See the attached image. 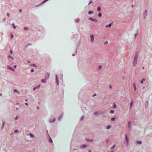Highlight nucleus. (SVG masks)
Wrapping results in <instances>:
<instances>
[{
    "label": "nucleus",
    "mask_w": 152,
    "mask_h": 152,
    "mask_svg": "<svg viewBox=\"0 0 152 152\" xmlns=\"http://www.w3.org/2000/svg\"><path fill=\"white\" fill-rule=\"evenodd\" d=\"M138 57V53H136L133 61V66L134 67L135 66H136L137 61V59Z\"/></svg>",
    "instance_id": "f257e3e1"
},
{
    "label": "nucleus",
    "mask_w": 152,
    "mask_h": 152,
    "mask_svg": "<svg viewBox=\"0 0 152 152\" xmlns=\"http://www.w3.org/2000/svg\"><path fill=\"white\" fill-rule=\"evenodd\" d=\"M56 120L55 118L53 116H52L49 120V122L50 123H52L54 122Z\"/></svg>",
    "instance_id": "f03ea898"
},
{
    "label": "nucleus",
    "mask_w": 152,
    "mask_h": 152,
    "mask_svg": "<svg viewBox=\"0 0 152 152\" xmlns=\"http://www.w3.org/2000/svg\"><path fill=\"white\" fill-rule=\"evenodd\" d=\"M88 19L89 20H91L92 21H94L96 23L98 22V20L96 18H93L92 17H90L88 18Z\"/></svg>",
    "instance_id": "7ed1b4c3"
},
{
    "label": "nucleus",
    "mask_w": 152,
    "mask_h": 152,
    "mask_svg": "<svg viewBox=\"0 0 152 152\" xmlns=\"http://www.w3.org/2000/svg\"><path fill=\"white\" fill-rule=\"evenodd\" d=\"M48 0H44L40 4H39L38 5L36 6L35 7H38L39 6L43 4L45 2H47V1H48Z\"/></svg>",
    "instance_id": "20e7f679"
},
{
    "label": "nucleus",
    "mask_w": 152,
    "mask_h": 152,
    "mask_svg": "<svg viewBox=\"0 0 152 152\" xmlns=\"http://www.w3.org/2000/svg\"><path fill=\"white\" fill-rule=\"evenodd\" d=\"M147 14V11L145 10L143 14V18H145Z\"/></svg>",
    "instance_id": "39448f33"
},
{
    "label": "nucleus",
    "mask_w": 152,
    "mask_h": 152,
    "mask_svg": "<svg viewBox=\"0 0 152 152\" xmlns=\"http://www.w3.org/2000/svg\"><path fill=\"white\" fill-rule=\"evenodd\" d=\"M125 139L126 142V145H127L129 142V141L128 140V139L127 137V134H126L125 135Z\"/></svg>",
    "instance_id": "423d86ee"
},
{
    "label": "nucleus",
    "mask_w": 152,
    "mask_h": 152,
    "mask_svg": "<svg viewBox=\"0 0 152 152\" xmlns=\"http://www.w3.org/2000/svg\"><path fill=\"white\" fill-rule=\"evenodd\" d=\"M131 123L130 121H128V126L129 129H131Z\"/></svg>",
    "instance_id": "0eeeda50"
},
{
    "label": "nucleus",
    "mask_w": 152,
    "mask_h": 152,
    "mask_svg": "<svg viewBox=\"0 0 152 152\" xmlns=\"http://www.w3.org/2000/svg\"><path fill=\"white\" fill-rule=\"evenodd\" d=\"M63 113H62L59 116L58 118L59 121L61 120L62 119L63 117Z\"/></svg>",
    "instance_id": "6e6552de"
},
{
    "label": "nucleus",
    "mask_w": 152,
    "mask_h": 152,
    "mask_svg": "<svg viewBox=\"0 0 152 152\" xmlns=\"http://www.w3.org/2000/svg\"><path fill=\"white\" fill-rule=\"evenodd\" d=\"M87 145L85 144H82L80 145V148H84L86 147H87Z\"/></svg>",
    "instance_id": "1a4fd4ad"
},
{
    "label": "nucleus",
    "mask_w": 152,
    "mask_h": 152,
    "mask_svg": "<svg viewBox=\"0 0 152 152\" xmlns=\"http://www.w3.org/2000/svg\"><path fill=\"white\" fill-rule=\"evenodd\" d=\"M90 37L91 38V41L92 42H93L94 41V37L93 35L91 34L90 35Z\"/></svg>",
    "instance_id": "9d476101"
},
{
    "label": "nucleus",
    "mask_w": 152,
    "mask_h": 152,
    "mask_svg": "<svg viewBox=\"0 0 152 152\" xmlns=\"http://www.w3.org/2000/svg\"><path fill=\"white\" fill-rule=\"evenodd\" d=\"M48 135L49 137V142L50 143L52 144L53 143V142L52 140L51 139V138L49 136V135L48 134Z\"/></svg>",
    "instance_id": "9b49d317"
},
{
    "label": "nucleus",
    "mask_w": 152,
    "mask_h": 152,
    "mask_svg": "<svg viewBox=\"0 0 152 152\" xmlns=\"http://www.w3.org/2000/svg\"><path fill=\"white\" fill-rule=\"evenodd\" d=\"M56 84L58 86L59 85V81L58 79L57 78V75L56 74Z\"/></svg>",
    "instance_id": "f8f14e48"
},
{
    "label": "nucleus",
    "mask_w": 152,
    "mask_h": 152,
    "mask_svg": "<svg viewBox=\"0 0 152 152\" xmlns=\"http://www.w3.org/2000/svg\"><path fill=\"white\" fill-rule=\"evenodd\" d=\"M85 141H87V142H92L93 141V140H90L88 138H86L85 139Z\"/></svg>",
    "instance_id": "ddd939ff"
},
{
    "label": "nucleus",
    "mask_w": 152,
    "mask_h": 152,
    "mask_svg": "<svg viewBox=\"0 0 152 152\" xmlns=\"http://www.w3.org/2000/svg\"><path fill=\"white\" fill-rule=\"evenodd\" d=\"M40 85L39 84V85L37 86H36V87H34V88H33V90L34 91L36 89L39 88L40 87Z\"/></svg>",
    "instance_id": "4468645a"
},
{
    "label": "nucleus",
    "mask_w": 152,
    "mask_h": 152,
    "mask_svg": "<svg viewBox=\"0 0 152 152\" xmlns=\"http://www.w3.org/2000/svg\"><path fill=\"white\" fill-rule=\"evenodd\" d=\"M133 88L134 90L135 91H136L137 90V88L136 87V84L135 83H134L133 84Z\"/></svg>",
    "instance_id": "2eb2a0df"
},
{
    "label": "nucleus",
    "mask_w": 152,
    "mask_h": 152,
    "mask_svg": "<svg viewBox=\"0 0 152 152\" xmlns=\"http://www.w3.org/2000/svg\"><path fill=\"white\" fill-rule=\"evenodd\" d=\"M112 26V23H110L108 25H107L105 27L107 28L108 27H110Z\"/></svg>",
    "instance_id": "dca6fc26"
},
{
    "label": "nucleus",
    "mask_w": 152,
    "mask_h": 152,
    "mask_svg": "<svg viewBox=\"0 0 152 152\" xmlns=\"http://www.w3.org/2000/svg\"><path fill=\"white\" fill-rule=\"evenodd\" d=\"M7 68L8 69H10V70H11L12 71H14V70L13 68H11V67H10V66H7Z\"/></svg>",
    "instance_id": "f3484780"
},
{
    "label": "nucleus",
    "mask_w": 152,
    "mask_h": 152,
    "mask_svg": "<svg viewBox=\"0 0 152 152\" xmlns=\"http://www.w3.org/2000/svg\"><path fill=\"white\" fill-rule=\"evenodd\" d=\"M75 22L76 23H78L80 21V19L79 18H77L76 19H75Z\"/></svg>",
    "instance_id": "a211bd4d"
},
{
    "label": "nucleus",
    "mask_w": 152,
    "mask_h": 152,
    "mask_svg": "<svg viewBox=\"0 0 152 152\" xmlns=\"http://www.w3.org/2000/svg\"><path fill=\"white\" fill-rule=\"evenodd\" d=\"M133 102L132 101V102H130V109H131L132 108V106L133 105Z\"/></svg>",
    "instance_id": "6ab92c4d"
},
{
    "label": "nucleus",
    "mask_w": 152,
    "mask_h": 152,
    "mask_svg": "<svg viewBox=\"0 0 152 152\" xmlns=\"http://www.w3.org/2000/svg\"><path fill=\"white\" fill-rule=\"evenodd\" d=\"M94 13V11L93 10H90L88 12V13L89 15H90L91 14H92Z\"/></svg>",
    "instance_id": "aec40b11"
},
{
    "label": "nucleus",
    "mask_w": 152,
    "mask_h": 152,
    "mask_svg": "<svg viewBox=\"0 0 152 152\" xmlns=\"http://www.w3.org/2000/svg\"><path fill=\"white\" fill-rule=\"evenodd\" d=\"M5 122L4 121H3L2 122V126H1V129H3V128L4 127V126L5 125Z\"/></svg>",
    "instance_id": "412c9836"
},
{
    "label": "nucleus",
    "mask_w": 152,
    "mask_h": 152,
    "mask_svg": "<svg viewBox=\"0 0 152 152\" xmlns=\"http://www.w3.org/2000/svg\"><path fill=\"white\" fill-rule=\"evenodd\" d=\"M145 78H143L142 79L140 80V82L142 84L143 83V82L145 81Z\"/></svg>",
    "instance_id": "4be33fe9"
},
{
    "label": "nucleus",
    "mask_w": 152,
    "mask_h": 152,
    "mask_svg": "<svg viewBox=\"0 0 152 152\" xmlns=\"http://www.w3.org/2000/svg\"><path fill=\"white\" fill-rule=\"evenodd\" d=\"M29 135L31 138H34V135L32 133H30Z\"/></svg>",
    "instance_id": "5701e85b"
},
{
    "label": "nucleus",
    "mask_w": 152,
    "mask_h": 152,
    "mask_svg": "<svg viewBox=\"0 0 152 152\" xmlns=\"http://www.w3.org/2000/svg\"><path fill=\"white\" fill-rule=\"evenodd\" d=\"M136 143L137 144L141 145L142 143V142L141 141H137L136 142Z\"/></svg>",
    "instance_id": "b1692460"
},
{
    "label": "nucleus",
    "mask_w": 152,
    "mask_h": 152,
    "mask_svg": "<svg viewBox=\"0 0 152 152\" xmlns=\"http://www.w3.org/2000/svg\"><path fill=\"white\" fill-rule=\"evenodd\" d=\"M11 58L12 60H14V58H13V57L10 55L9 56H8V58Z\"/></svg>",
    "instance_id": "393cba45"
},
{
    "label": "nucleus",
    "mask_w": 152,
    "mask_h": 152,
    "mask_svg": "<svg viewBox=\"0 0 152 152\" xmlns=\"http://www.w3.org/2000/svg\"><path fill=\"white\" fill-rule=\"evenodd\" d=\"M41 82L43 83H46V80L45 79H43L41 80Z\"/></svg>",
    "instance_id": "a878e982"
},
{
    "label": "nucleus",
    "mask_w": 152,
    "mask_h": 152,
    "mask_svg": "<svg viewBox=\"0 0 152 152\" xmlns=\"http://www.w3.org/2000/svg\"><path fill=\"white\" fill-rule=\"evenodd\" d=\"M145 106L148 107V102L147 101H146L145 103Z\"/></svg>",
    "instance_id": "bb28decb"
},
{
    "label": "nucleus",
    "mask_w": 152,
    "mask_h": 152,
    "mask_svg": "<svg viewBox=\"0 0 152 152\" xmlns=\"http://www.w3.org/2000/svg\"><path fill=\"white\" fill-rule=\"evenodd\" d=\"M12 26H13V28L14 29H15V28H16V26H15V24H14V23H12Z\"/></svg>",
    "instance_id": "cd10ccee"
},
{
    "label": "nucleus",
    "mask_w": 152,
    "mask_h": 152,
    "mask_svg": "<svg viewBox=\"0 0 152 152\" xmlns=\"http://www.w3.org/2000/svg\"><path fill=\"white\" fill-rule=\"evenodd\" d=\"M114 113V110H110V113L111 114H113Z\"/></svg>",
    "instance_id": "c85d7f7f"
},
{
    "label": "nucleus",
    "mask_w": 152,
    "mask_h": 152,
    "mask_svg": "<svg viewBox=\"0 0 152 152\" xmlns=\"http://www.w3.org/2000/svg\"><path fill=\"white\" fill-rule=\"evenodd\" d=\"M115 119V117H113L111 118V120L112 121H114Z\"/></svg>",
    "instance_id": "c756f323"
},
{
    "label": "nucleus",
    "mask_w": 152,
    "mask_h": 152,
    "mask_svg": "<svg viewBox=\"0 0 152 152\" xmlns=\"http://www.w3.org/2000/svg\"><path fill=\"white\" fill-rule=\"evenodd\" d=\"M111 126L110 125H108L107 126V128L108 129H110V128H111Z\"/></svg>",
    "instance_id": "7c9ffc66"
},
{
    "label": "nucleus",
    "mask_w": 152,
    "mask_h": 152,
    "mask_svg": "<svg viewBox=\"0 0 152 152\" xmlns=\"http://www.w3.org/2000/svg\"><path fill=\"white\" fill-rule=\"evenodd\" d=\"M18 130L17 129H16L14 130V133H18Z\"/></svg>",
    "instance_id": "2f4dec72"
},
{
    "label": "nucleus",
    "mask_w": 152,
    "mask_h": 152,
    "mask_svg": "<svg viewBox=\"0 0 152 152\" xmlns=\"http://www.w3.org/2000/svg\"><path fill=\"white\" fill-rule=\"evenodd\" d=\"M30 66H36V65L35 64H31L30 65Z\"/></svg>",
    "instance_id": "473e14b6"
},
{
    "label": "nucleus",
    "mask_w": 152,
    "mask_h": 152,
    "mask_svg": "<svg viewBox=\"0 0 152 152\" xmlns=\"http://www.w3.org/2000/svg\"><path fill=\"white\" fill-rule=\"evenodd\" d=\"M28 27H25L23 29L24 30H28Z\"/></svg>",
    "instance_id": "72a5a7b5"
},
{
    "label": "nucleus",
    "mask_w": 152,
    "mask_h": 152,
    "mask_svg": "<svg viewBox=\"0 0 152 152\" xmlns=\"http://www.w3.org/2000/svg\"><path fill=\"white\" fill-rule=\"evenodd\" d=\"M97 10L98 11H100L101 10V8L100 7H99L97 8Z\"/></svg>",
    "instance_id": "f704fd0d"
},
{
    "label": "nucleus",
    "mask_w": 152,
    "mask_h": 152,
    "mask_svg": "<svg viewBox=\"0 0 152 152\" xmlns=\"http://www.w3.org/2000/svg\"><path fill=\"white\" fill-rule=\"evenodd\" d=\"M94 115H98V113L97 112H94Z\"/></svg>",
    "instance_id": "c9c22d12"
},
{
    "label": "nucleus",
    "mask_w": 152,
    "mask_h": 152,
    "mask_svg": "<svg viewBox=\"0 0 152 152\" xmlns=\"http://www.w3.org/2000/svg\"><path fill=\"white\" fill-rule=\"evenodd\" d=\"M98 16L99 17H101L102 16V15L101 13H99L98 15Z\"/></svg>",
    "instance_id": "e433bc0d"
},
{
    "label": "nucleus",
    "mask_w": 152,
    "mask_h": 152,
    "mask_svg": "<svg viewBox=\"0 0 152 152\" xmlns=\"http://www.w3.org/2000/svg\"><path fill=\"white\" fill-rule=\"evenodd\" d=\"M14 92H17L18 93H19V92L18 91V90H16V89L14 90Z\"/></svg>",
    "instance_id": "4c0bfd02"
},
{
    "label": "nucleus",
    "mask_w": 152,
    "mask_h": 152,
    "mask_svg": "<svg viewBox=\"0 0 152 152\" xmlns=\"http://www.w3.org/2000/svg\"><path fill=\"white\" fill-rule=\"evenodd\" d=\"M113 108H116V106L115 104H113Z\"/></svg>",
    "instance_id": "58836bf2"
},
{
    "label": "nucleus",
    "mask_w": 152,
    "mask_h": 152,
    "mask_svg": "<svg viewBox=\"0 0 152 152\" xmlns=\"http://www.w3.org/2000/svg\"><path fill=\"white\" fill-rule=\"evenodd\" d=\"M102 66L101 65H100L99 66L98 69H102Z\"/></svg>",
    "instance_id": "ea45409f"
},
{
    "label": "nucleus",
    "mask_w": 152,
    "mask_h": 152,
    "mask_svg": "<svg viewBox=\"0 0 152 152\" xmlns=\"http://www.w3.org/2000/svg\"><path fill=\"white\" fill-rule=\"evenodd\" d=\"M115 145H114L111 148V149H113L114 148H115Z\"/></svg>",
    "instance_id": "a19ab883"
},
{
    "label": "nucleus",
    "mask_w": 152,
    "mask_h": 152,
    "mask_svg": "<svg viewBox=\"0 0 152 152\" xmlns=\"http://www.w3.org/2000/svg\"><path fill=\"white\" fill-rule=\"evenodd\" d=\"M13 37H14V36H13V34H11V37H10V39H12V38H13Z\"/></svg>",
    "instance_id": "79ce46f5"
},
{
    "label": "nucleus",
    "mask_w": 152,
    "mask_h": 152,
    "mask_svg": "<svg viewBox=\"0 0 152 152\" xmlns=\"http://www.w3.org/2000/svg\"><path fill=\"white\" fill-rule=\"evenodd\" d=\"M93 2L92 1V0H90V1H89V4H91Z\"/></svg>",
    "instance_id": "37998d69"
},
{
    "label": "nucleus",
    "mask_w": 152,
    "mask_h": 152,
    "mask_svg": "<svg viewBox=\"0 0 152 152\" xmlns=\"http://www.w3.org/2000/svg\"><path fill=\"white\" fill-rule=\"evenodd\" d=\"M137 35H138V33H136V34H135V35H134V37H135V38H136L137 37Z\"/></svg>",
    "instance_id": "c03bdc74"
},
{
    "label": "nucleus",
    "mask_w": 152,
    "mask_h": 152,
    "mask_svg": "<svg viewBox=\"0 0 152 152\" xmlns=\"http://www.w3.org/2000/svg\"><path fill=\"white\" fill-rule=\"evenodd\" d=\"M18 116H16V117H15V120H16L17 119H18Z\"/></svg>",
    "instance_id": "a18cd8bd"
},
{
    "label": "nucleus",
    "mask_w": 152,
    "mask_h": 152,
    "mask_svg": "<svg viewBox=\"0 0 152 152\" xmlns=\"http://www.w3.org/2000/svg\"><path fill=\"white\" fill-rule=\"evenodd\" d=\"M7 16L8 17H10V14L9 13H7Z\"/></svg>",
    "instance_id": "49530a36"
},
{
    "label": "nucleus",
    "mask_w": 152,
    "mask_h": 152,
    "mask_svg": "<svg viewBox=\"0 0 152 152\" xmlns=\"http://www.w3.org/2000/svg\"><path fill=\"white\" fill-rule=\"evenodd\" d=\"M10 51L11 54H12V50H10Z\"/></svg>",
    "instance_id": "de8ad7c7"
},
{
    "label": "nucleus",
    "mask_w": 152,
    "mask_h": 152,
    "mask_svg": "<svg viewBox=\"0 0 152 152\" xmlns=\"http://www.w3.org/2000/svg\"><path fill=\"white\" fill-rule=\"evenodd\" d=\"M31 72H34V70L33 69H31Z\"/></svg>",
    "instance_id": "09e8293b"
},
{
    "label": "nucleus",
    "mask_w": 152,
    "mask_h": 152,
    "mask_svg": "<svg viewBox=\"0 0 152 152\" xmlns=\"http://www.w3.org/2000/svg\"><path fill=\"white\" fill-rule=\"evenodd\" d=\"M83 118H84V116H83L81 117V120H82L83 119Z\"/></svg>",
    "instance_id": "8fccbe9b"
},
{
    "label": "nucleus",
    "mask_w": 152,
    "mask_h": 152,
    "mask_svg": "<svg viewBox=\"0 0 152 152\" xmlns=\"http://www.w3.org/2000/svg\"><path fill=\"white\" fill-rule=\"evenodd\" d=\"M107 43H108V42H107V41H106L105 42L104 44H107Z\"/></svg>",
    "instance_id": "3c124183"
},
{
    "label": "nucleus",
    "mask_w": 152,
    "mask_h": 152,
    "mask_svg": "<svg viewBox=\"0 0 152 152\" xmlns=\"http://www.w3.org/2000/svg\"><path fill=\"white\" fill-rule=\"evenodd\" d=\"M96 94H94L93 95V96H93V97H94V96H96Z\"/></svg>",
    "instance_id": "603ef678"
},
{
    "label": "nucleus",
    "mask_w": 152,
    "mask_h": 152,
    "mask_svg": "<svg viewBox=\"0 0 152 152\" xmlns=\"http://www.w3.org/2000/svg\"><path fill=\"white\" fill-rule=\"evenodd\" d=\"M25 104L26 105V106H28V103H25Z\"/></svg>",
    "instance_id": "864d4df0"
},
{
    "label": "nucleus",
    "mask_w": 152,
    "mask_h": 152,
    "mask_svg": "<svg viewBox=\"0 0 152 152\" xmlns=\"http://www.w3.org/2000/svg\"><path fill=\"white\" fill-rule=\"evenodd\" d=\"M5 20H6V18H4L3 19V20L4 21H5Z\"/></svg>",
    "instance_id": "5fc2aeb1"
},
{
    "label": "nucleus",
    "mask_w": 152,
    "mask_h": 152,
    "mask_svg": "<svg viewBox=\"0 0 152 152\" xmlns=\"http://www.w3.org/2000/svg\"><path fill=\"white\" fill-rule=\"evenodd\" d=\"M47 75H48V78L49 76V75H50V74L48 73H47Z\"/></svg>",
    "instance_id": "6e6d98bb"
},
{
    "label": "nucleus",
    "mask_w": 152,
    "mask_h": 152,
    "mask_svg": "<svg viewBox=\"0 0 152 152\" xmlns=\"http://www.w3.org/2000/svg\"><path fill=\"white\" fill-rule=\"evenodd\" d=\"M109 88L110 89H111L112 88V86H111V85H110V86Z\"/></svg>",
    "instance_id": "4d7b16f0"
},
{
    "label": "nucleus",
    "mask_w": 152,
    "mask_h": 152,
    "mask_svg": "<svg viewBox=\"0 0 152 152\" xmlns=\"http://www.w3.org/2000/svg\"><path fill=\"white\" fill-rule=\"evenodd\" d=\"M108 140H107L106 141V143H107L108 142Z\"/></svg>",
    "instance_id": "13d9d810"
},
{
    "label": "nucleus",
    "mask_w": 152,
    "mask_h": 152,
    "mask_svg": "<svg viewBox=\"0 0 152 152\" xmlns=\"http://www.w3.org/2000/svg\"><path fill=\"white\" fill-rule=\"evenodd\" d=\"M37 110H39V107H38V106H37Z\"/></svg>",
    "instance_id": "bf43d9fd"
},
{
    "label": "nucleus",
    "mask_w": 152,
    "mask_h": 152,
    "mask_svg": "<svg viewBox=\"0 0 152 152\" xmlns=\"http://www.w3.org/2000/svg\"><path fill=\"white\" fill-rule=\"evenodd\" d=\"M25 101L26 102H28V99H25Z\"/></svg>",
    "instance_id": "052dcab7"
},
{
    "label": "nucleus",
    "mask_w": 152,
    "mask_h": 152,
    "mask_svg": "<svg viewBox=\"0 0 152 152\" xmlns=\"http://www.w3.org/2000/svg\"><path fill=\"white\" fill-rule=\"evenodd\" d=\"M27 62L28 63H30V61L28 60V61Z\"/></svg>",
    "instance_id": "680f3d73"
},
{
    "label": "nucleus",
    "mask_w": 152,
    "mask_h": 152,
    "mask_svg": "<svg viewBox=\"0 0 152 152\" xmlns=\"http://www.w3.org/2000/svg\"><path fill=\"white\" fill-rule=\"evenodd\" d=\"M88 152H91V150H90L88 151Z\"/></svg>",
    "instance_id": "e2e57ef3"
},
{
    "label": "nucleus",
    "mask_w": 152,
    "mask_h": 152,
    "mask_svg": "<svg viewBox=\"0 0 152 152\" xmlns=\"http://www.w3.org/2000/svg\"><path fill=\"white\" fill-rule=\"evenodd\" d=\"M22 10L21 9H20V10H19V12H22Z\"/></svg>",
    "instance_id": "0e129e2a"
},
{
    "label": "nucleus",
    "mask_w": 152,
    "mask_h": 152,
    "mask_svg": "<svg viewBox=\"0 0 152 152\" xmlns=\"http://www.w3.org/2000/svg\"><path fill=\"white\" fill-rule=\"evenodd\" d=\"M16 66H17L16 65H15V66H14V67L15 68H16Z\"/></svg>",
    "instance_id": "69168bd1"
},
{
    "label": "nucleus",
    "mask_w": 152,
    "mask_h": 152,
    "mask_svg": "<svg viewBox=\"0 0 152 152\" xmlns=\"http://www.w3.org/2000/svg\"><path fill=\"white\" fill-rule=\"evenodd\" d=\"M31 44H28L26 45V46H27L28 45H30Z\"/></svg>",
    "instance_id": "338daca9"
},
{
    "label": "nucleus",
    "mask_w": 152,
    "mask_h": 152,
    "mask_svg": "<svg viewBox=\"0 0 152 152\" xmlns=\"http://www.w3.org/2000/svg\"><path fill=\"white\" fill-rule=\"evenodd\" d=\"M75 56V54H73L72 55V56Z\"/></svg>",
    "instance_id": "774afa93"
}]
</instances>
